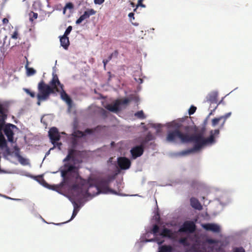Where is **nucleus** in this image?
Listing matches in <instances>:
<instances>
[{
	"label": "nucleus",
	"instance_id": "f257e3e1",
	"mask_svg": "<svg viewBox=\"0 0 252 252\" xmlns=\"http://www.w3.org/2000/svg\"><path fill=\"white\" fill-rule=\"evenodd\" d=\"M61 176L63 181L60 186H67L73 192L76 193V197L78 198L89 195V189L93 187L97 190L96 194L108 193L111 191L109 188V184L114 179L113 177L109 176L94 185L93 183L94 182L93 180L83 179L79 174L78 168L69 163L64 164L63 169L61 170Z\"/></svg>",
	"mask_w": 252,
	"mask_h": 252
},
{
	"label": "nucleus",
	"instance_id": "f03ea898",
	"mask_svg": "<svg viewBox=\"0 0 252 252\" xmlns=\"http://www.w3.org/2000/svg\"><path fill=\"white\" fill-rule=\"evenodd\" d=\"M205 128H202L198 133L190 134V132H187L185 143L193 142L194 145L192 149L183 151L181 152V155L184 156L188 155L194 151L200 150L204 145L212 144L215 142V137L212 134V131H211V135L209 137L205 138L204 137Z\"/></svg>",
	"mask_w": 252,
	"mask_h": 252
},
{
	"label": "nucleus",
	"instance_id": "7ed1b4c3",
	"mask_svg": "<svg viewBox=\"0 0 252 252\" xmlns=\"http://www.w3.org/2000/svg\"><path fill=\"white\" fill-rule=\"evenodd\" d=\"M10 103L8 101L0 100V134H3L4 132L8 141L13 142L14 141L13 129L17 126L10 123H6V120L9 113Z\"/></svg>",
	"mask_w": 252,
	"mask_h": 252
},
{
	"label": "nucleus",
	"instance_id": "20e7f679",
	"mask_svg": "<svg viewBox=\"0 0 252 252\" xmlns=\"http://www.w3.org/2000/svg\"><path fill=\"white\" fill-rule=\"evenodd\" d=\"M63 85L60 82L57 75L53 73L49 85L46 84L43 80L39 82L37 86L38 93L36 97H39L40 99H48L51 94H54L55 92L59 93L60 88L63 89Z\"/></svg>",
	"mask_w": 252,
	"mask_h": 252
},
{
	"label": "nucleus",
	"instance_id": "39448f33",
	"mask_svg": "<svg viewBox=\"0 0 252 252\" xmlns=\"http://www.w3.org/2000/svg\"><path fill=\"white\" fill-rule=\"evenodd\" d=\"M141 72L137 70L134 72L133 75V80L132 83H128L127 89L134 93L127 96V106L132 104L136 108H138L139 105V98L136 94V92L141 90L140 85L143 83V79L141 77Z\"/></svg>",
	"mask_w": 252,
	"mask_h": 252
},
{
	"label": "nucleus",
	"instance_id": "423d86ee",
	"mask_svg": "<svg viewBox=\"0 0 252 252\" xmlns=\"http://www.w3.org/2000/svg\"><path fill=\"white\" fill-rule=\"evenodd\" d=\"M179 129L169 131L166 136V140L170 142H174L177 138H179L182 143H185L187 132H191L192 130L191 126L189 125H181L178 126Z\"/></svg>",
	"mask_w": 252,
	"mask_h": 252
},
{
	"label": "nucleus",
	"instance_id": "0eeeda50",
	"mask_svg": "<svg viewBox=\"0 0 252 252\" xmlns=\"http://www.w3.org/2000/svg\"><path fill=\"white\" fill-rule=\"evenodd\" d=\"M189 239L193 244L191 246V250L194 252H205L206 249L204 247L205 242L201 239V236L198 234L188 235Z\"/></svg>",
	"mask_w": 252,
	"mask_h": 252
},
{
	"label": "nucleus",
	"instance_id": "6e6552de",
	"mask_svg": "<svg viewBox=\"0 0 252 252\" xmlns=\"http://www.w3.org/2000/svg\"><path fill=\"white\" fill-rule=\"evenodd\" d=\"M155 135L151 132H149L145 136L138 137L136 139V141L145 150L149 148L150 146L155 145Z\"/></svg>",
	"mask_w": 252,
	"mask_h": 252
},
{
	"label": "nucleus",
	"instance_id": "1a4fd4ad",
	"mask_svg": "<svg viewBox=\"0 0 252 252\" xmlns=\"http://www.w3.org/2000/svg\"><path fill=\"white\" fill-rule=\"evenodd\" d=\"M125 104H126V98L115 100L111 104H107L104 107L107 110L117 112L120 111L122 106Z\"/></svg>",
	"mask_w": 252,
	"mask_h": 252
},
{
	"label": "nucleus",
	"instance_id": "9d476101",
	"mask_svg": "<svg viewBox=\"0 0 252 252\" xmlns=\"http://www.w3.org/2000/svg\"><path fill=\"white\" fill-rule=\"evenodd\" d=\"M196 229V225L192 221H185L178 230L179 232L193 233Z\"/></svg>",
	"mask_w": 252,
	"mask_h": 252
},
{
	"label": "nucleus",
	"instance_id": "9b49d317",
	"mask_svg": "<svg viewBox=\"0 0 252 252\" xmlns=\"http://www.w3.org/2000/svg\"><path fill=\"white\" fill-rule=\"evenodd\" d=\"M48 135L51 143L53 145H55V143L57 141H59L61 138L59 130L56 127H52L50 128L48 131Z\"/></svg>",
	"mask_w": 252,
	"mask_h": 252
},
{
	"label": "nucleus",
	"instance_id": "f8f14e48",
	"mask_svg": "<svg viewBox=\"0 0 252 252\" xmlns=\"http://www.w3.org/2000/svg\"><path fill=\"white\" fill-rule=\"evenodd\" d=\"M144 152V150L139 145L134 146L130 151L131 158L135 159L141 157Z\"/></svg>",
	"mask_w": 252,
	"mask_h": 252
},
{
	"label": "nucleus",
	"instance_id": "ddd939ff",
	"mask_svg": "<svg viewBox=\"0 0 252 252\" xmlns=\"http://www.w3.org/2000/svg\"><path fill=\"white\" fill-rule=\"evenodd\" d=\"M202 227L207 231H211L215 233H219L220 228L219 225L215 223H205L202 224Z\"/></svg>",
	"mask_w": 252,
	"mask_h": 252
},
{
	"label": "nucleus",
	"instance_id": "4468645a",
	"mask_svg": "<svg viewBox=\"0 0 252 252\" xmlns=\"http://www.w3.org/2000/svg\"><path fill=\"white\" fill-rule=\"evenodd\" d=\"M96 11L93 9H90L84 12V14L82 15L76 21V24H80L83 20L89 18L91 15H94Z\"/></svg>",
	"mask_w": 252,
	"mask_h": 252
},
{
	"label": "nucleus",
	"instance_id": "2eb2a0df",
	"mask_svg": "<svg viewBox=\"0 0 252 252\" xmlns=\"http://www.w3.org/2000/svg\"><path fill=\"white\" fill-rule=\"evenodd\" d=\"M95 130V129L87 128L86 129H85L84 132L76 130L73 132L72 135L73 137L76 138H81L84 137L86 134H92L94 131Z\"/></svg>",
	"mask_w": 252,
	"mask_h": 252
},
{
	"label": "nucleus",
	"instance_id": "dca6fc26",
	"mask_svg": "<svg viewBox=\"0 0 252 252\" xmlns=\"http://www.w3.org/2000/svg\"><path fill=\"white\" fill-rule=\"evenodd\" d=\"M159 235L163 237L173 239L175 236V234L171 230L167 228H164L159 233Z\"/></svg>",
	"mask_w": 252,
	"mask_h": 252
},
{
	"label": "nucleus",
	"instance_id": "f3484780",
	"mask_svg": "<svg viewBox=\"0 0 252 252\" xmlns=\"http://www.w3.org/2000/svg\"><path fill=\"white\" fill-rule=\"evenodd\" d=\"M190 203L191 207L196 210H201L202 206L198 200L195 197H191L190 199Z\"/></svg>",
	"mask_w": 252,
	"mask_h": 252
},
{
	"label": "nucleus",
	"instance_id": "a211bd4d",
	"mask_svg": "<svg viewBox=\"0 0 252 252\" xmlns=\"http://www.w3.org/2000/svg\"><path fill=\"white\" fill-rule=\"evenodd\" d=\"M60 89V93H61V98L63 100L65 101L67 104L69 105H70L72 103V100L69 96V95L65 93V92L63 90V89H62L61 88Z\"/></svg>",
	"mask_w": 252,
	"mask_h": 252
},
{
	"label": "nucleus",
	"instance_id": "6ab92c4d",
	"mask_svg": "<svg viewBox=\"0 0 252 252\" xmlns=\"http://www.w3.org/2000/svg\"><path fill=\"white\" fill-rule=\"evenodd\" d=\"M60 42L61 46L65 50L68 49L69 45V38L67 36L63 35L60 37Z\"/></svg>",
	"mask_w": 252,
	"mask_h": 252
},
{
	"label": "nucleus",
	"instance_id": "aec40b11",
	"mask_svg": "<svg viewBox=\"0 0 252 252\" xmlns=\"http://www.w3.org/2000/svg\"><path fill=\"white\" fill-rule=\"evenodd\" d=\"M118 165L121 169H126V157H120L118 158Z\"/></svg>",
	"mask_w": 252,
	"mask_h": 252
},
{
	"label": "nucleus",
	"instance_id": "412c9836",
	"mask_svg": "<svg viewBox=\"0 0 252 252\" xmlns=\"http://www.w3.org/2000/svg\"><path fill=\"white\" fill-rule=\"evenodd\" d=\"M218 94L216 93H212L208 95L207 101L211 103H217Z\"/></svg>",
	"mask_w": 252,
	"mask_h": 252
},
{
	"label": "nucleus",
	"instance_id": "4be33fe9",
	"mask_svg": "<svg viewBox=\"0 0 252 252\" xmlns=\"http://www.w3.org/2000/svg\"><path fill=\"white\" fill-rule=\"evenodd\" d=\"M76 151L74 149H69L68 151V153L66 158L64 159V161H68L70 160H72V161L74 160L75 157L74 155Z\"/></svg>",
	"mask_w": 252,
	"mask_h": 252
},
{
	"label": "nucleus",
	"instance_id": "5701e85b",
	"mask_svg": "<svg viewBox=\"0 0 252 252\" xmlns=\"http://www.w3.org/2000/svg\"><path fill=\"white\" fill-rule=\"evenodd\" d=\"M173 248L170 245H163L159 248L158 252H172Z\"/></svg>",
	"mask_w": 252,
	"mask_h": 252
},
{
	"label": "nucleus",
	"instance_id": "b1692460",
	"mask_svg": "<svg viewBox=\"0 0 252 252\" xmlns=\"http://www.w3.org/2000/svg\"><path fill=\"white\" fill-rule=\"evenodd\" d=\"M70 201H71L72 204L73 205L74 210L73 211L71 219L68 221H70V220H72L77 215V211L76 210L77 208L79 207L78 204L74 200L70 199Z\"/></svg>",
	"mask_w": 252,
	"mask_h": 252
},
{
	"label": "nucleus",
	"instance_id": "393cba45",
	"mask_svg": "<svg viewBox=\"0 0 252 252\" xmlns=\"http://www.w3.org/2000/svg\"><path fill=\"white\" fill-rule=\"evenodd\" d=\"M189 239L188 235L186 237H183L180 238L178 242L180 244H182L184 247H189L190 243L188 241Z\"/></svg>",
	"mask_w": 252,
	"mask_h": 252
},
{
	"label": "nucleus",
	"instance_id": "a878e982",
	"mask_svg": "<svg viewBox=\"0 0 252 252\" xmlns=\"http://www.w3.org/2000/svg\"><path fill=\"white\" fill-rule=\"evenodd\" d=\"M7 142L3 134H0V148L7 147Z\"/></svg>",
	"mask_w": 252,
	"mask_h": 252
},
{
	"label": "nucleus",
	"instance_id": "bb28decb",
	"mask_svg": "<svg viewBox=\"0 0 252 252\" xmlns=\"http://www.w3.org/2000/svg\"><path fill=\"white\" fill-rule=\"evenodd\" d=\"M29 62L27 61V64L25 65V67L27 69V75L28 76H32L34 75L36 73V70L32 68L28 67Z\"/></svg>",
	"mask_w": 252,
	"mask_h": 252
},
{
	"label": "nucleus",
	"instance_id": "cd10ccee",
	"mask_svg": "<svg viewBox=\"0 0 252 252\" xmlns=\"http://www.w3.org/2000/svg\"><path fill=\"white\" fill-rule=\"evenodd\" d=\"M134 116L139 119H144L146 118L143 110H140L135 113Z\"/></svg>",
	"mask_w": 252,
	"mask_h": 252
},
{
	"label": "nucleus",
	"instance_id": "c85d7f7f",
	"mask_svg": "<svg viewBox=\"0 0 252 252\" xmlns=\"http://www.w3.org/2000/svg\"><path fill=\"white\" fill-rule=\"evenodd\" d=\"M231 115V112H228L227 113H226L223 116H221V117H222V122L221 125V127H223V125L227 118H228Z\"/></svg>",
	"mask_w": 252,
	"mask_h": 252
},
{
	"label": "nucleus",
	"instance_id": "c756f323",
	"mask_svg": "<svg viewBox=\"0 0 252 252\" xmlns=\"http://www.w3.org/2000/svg\"><path fill=\"white\" fill-rule=\"evenodd\" d=\"M222 117H220L218 118H215L212 120V124L213 126H217L220 121H222Z\"/></svg>",
	"mask_w": 252,
	"mask_h": 252
},
{
	"label": "nucleus",
	"instance_id": "7c9ffc66",
	"mask_svg": "<svg viewBox=\"0 0 252 252\" xmlns=\"http://www.w3.org/2000/svg\"><path fill=\"white\" fill-rule=\"evenodd\" d=\"M205 242V244L206 243L208 244H217L219 243V241L215 240V239H206L205 241H204Z\"/></svg>",
	"mask_w": 252,
	"mask_h": 252
},
{
	"label": "nucleus",
	"instance_id": "2f4dec72",
	"mask_svg": "<svg viewBox=\"0 0 252 252\" xmlns=\"http://www.w3.org/2000/svg\"><path fill=\"white\" fill-rule=\"evenodd\" d=\"M30 21H33L34 20L37 19V18L38 17V14L37 13L32 12L30 14Z\"/></svg>",
	"mask_w": 252,
	"mask_h": 252
},
{
	"label": "nucleus",
	"instance_id": "473e14b6",
	"mask_svg": "<svg viewBox=\"0 0 252 252\" xmlns=\"http://www.w3.org/2000/svg\"><path fill=\"white\" fill-rule=\"evenodd\" d=\"M24 91L29 95L31 96V97L34 98L35 96V94L34 92L31 91L28 89H24Z\"/></svg>",
	"mask_w": 252,
	"mask_h": 252
},
{
	"label": "nucleus",
	"instance_id": "72a5a7b5",
	"mask_svg": "<svg viewBox=\"0 0 252 252\" xmlns=\"http://www.w3.org/2000/svg\"><path fill=\"white\" fill-rule=\"evenodd\" d=\"M73 8V4L71 2H68L66 4L64 8H63V13H65L66 9H72Z\"/></svg>",
	"mask_w": 252,
	"mask_h": 252
},
{
	"label": "nucleus",
	"instance_id": "f704fd0d",
	"mask_svg": "<svg viewBox=\"0 0 252 252\" xmlns=\"http://www.w3.org/2000/svg\"><path fill=\"white\" fill-rule=\"evenodd\" d=\"M159 231V227L158 225L155 224L152 229L153 233L154 235H157Z\"/></svg>",
	"mask_w": 252,
	"mask_h": 252
},
{
	"label": "nucleus",
	"instance_id": "c9c22d12",
	"mask_svg": "<svg viewBox=\"0 0 252 252\" xmlns=\"http://www.w3.org/2000/svg\"><path fill=\"white\" fill-rule=\"evenodd\" d=\"M113 58L112 55L111 54L108 57L107 59L103 60V63L104 64V68L105 69L106 64L112 59Z\"/></svg>",
	"mask_w": 252,
	"mask_h": 252
},
{
	"label": "nucleus",
	"instance_id": "e433bc0d",
	"mask_svg": "<svg viewBox=\"0 0 252 252\" xmlns=\"http://www.w3.org/2000/svg\"><path fill=\"white\" fill-rule=\"evenodd\" d=\"M196 110V107L194 106H191L189 110V115L193 114Z\"/></svg>",
	"mask_w": 252,
	"mask_h": 252
},
{
	"label": "nucleus",
	"instance_id": "4c0bfd02",
	"mask_svg": "<svg viewBox=\"0 0 252 252\" xmlns=\"http://www.w3.org/2000/svg\"><path fill=\"white\" fill-rule=\"evenodd\" d=\"M72 29V26H68L67 28V29H66L63 35H64L65 36H67L71 32Z\"/></svg>",
	"mask_w": 252,
	"mask_h": 252
},
{
	"label": "nucleus",
	"instance_id": "58836bf2",
	"mask_svg": "<svg viewBox=\"0 0 252 252\" xmlns=\"http://www.w3.org/2000/svg\"><path fill=\"white\" fill-rule=\"evenodd\" d=\"M234 252H245L243 248H236L234 250Z\"/></svg>",
	"mask_w": 252,
	"mask_h": 252
},
{
	"label": "nucleus",
	"instance_id": "ea45409f",
	"mask_svg": "<svg viewBox=\"0 0 252 252\" xmlns=\"http://www.w3.org/2000/svg\"><path fill=\"white\" fill-rule=\"evenodd\" d=\"M11 38L13 39H17L18 38V31H15L11 35Z\"/></svg>",
	"mask_w": 252,
	"mask_h": 252
},
{
	"label": "nucleus",
	"instance_id": "a19ab883",
	"mask_svg": "<svg viewBox=\"0 0 252 252\" xmlns=\"http://www.w3.org/2000/svg\"><path fill=\"white\" fill-rule=\"evenodd\" d=\"M18 160L22 164H26L25 162L26 161V159L25 158H24L22 156V158H18Z\"/></svg>",
	"mask_w": 252,
	"mask_h": 252
},
{
	"label": "nucleus",
	"instance_id": "79ce46f5",
	"mask_svg": "<svg viewBox=\"0 0 252 252\" xmlns=\"http://www.w3.org/2000/svg\"><path fill=\"white\" fill-rule=\"evenodd\" d=\"M15 156L18 159L19 158H22V156L20 155L18 149H17V151L15 152Z\"/></svg>",
	"mask_w": 252,
	"mask_h": 252
},
{
	"label": "nucleus",
	"instance_id": "37998d69",
	"mask_svg": "<svg viewBox=\"0 0 252 252\" xmlns=\"http://www.w3.org/2000/svg\"><path fill=\"white\" fill-rule=\"evenodd\" d=\"M104 0H94V2L95 4H101L103 3Z\"/></svg>",
	"mask_w": 252,
	"mask_h": 252
},
{
	"label": "nucleus",
	"instance_id": "c03bdc74",
	"mask_svg": "<svg viewBox=\"0 0 252 252\" xmlns=\"http://www.w3.org/2000/svg\"><path fill=\"white\" fill-rule=\"evenodd\" d=\"M37 104L38 106H40L41 105V102L43 101H46L47 99H40L39 97H37Z\"/></svg>",
	"mask_w": 252,
	"mask_h": 252
},
{
	"label": "nucleus",
	"instance_id": "a18cd8bd",
	"mask_svg": "<svg viewBox=\"0 0 252 252\" xmlns=\"http://www.w3.org/2000/svg\"><path fill=\"white\" fill-rule=\"evenodd\" d=\"M212 132V134L213 135V136H214V135H217V134H219V132H220V130L219 129H215L214 131H213Z\"/></svg>",
	"mask_w": 252,
	"mask_h": 252
},
{
	"label": "nucleus",
	"instance_id": "49530a36",
	"mask_svg": "<svg viewBox=\"0 0 252 252\" xmlns=\"http://www.w3.org/2000/svg\"><path fill=\"white\" fill-rule=\"evenodd\" d=\"M118 55V52L117 51H115L113 53L111 54L113 57L117 58Z\"/></svg>",
	"mask_w": 252,
	"mask_h": 252
},
{
	"label": "nucleus",
	"instance_id": "de8ad7c7",
	"mask_svg": "<svg viewBox=\"0 0 252 252\" xmlns=\"http://www.w3.org/2000/svg\"><path fill=\"white\" fill-rule=\"evenodd\" d=\"M131 165L130 160L127 158V169H128Z\"/></svg>",
	"mask_w": 252,
	"mask_h": 252
},
{
	"label": "nucleus",
	"instance_id": "09e8293b",
	"mask_svg": "<svg viewBox=\"0 0 252 252\" xmlns=\"http://www.w3.org/2000/svg\"><path fill=\"white\" fill-rule=\"evenodd\" d=\"M8 19L6 18H4L2 19V22L3 24H7L8 23Z\"/></svg>",
	"mask_w": 252,
	"mask_h": 252
},
{
	"label": "nucleus",
	"instance_id": "8fccbe9b",
	"mask_svg": "<svg viewBox=\"0 0 252 252\" xmlns=\"http://www.w3.org/2000/svg\"><path fill=\"white\" fill-rule=\"evenodd\" d=\"M220 250H222V249H221L220 248H219L218 249V252H220Z\"/></svg>",
	"mask_w": 252,
	"mask_h": 252
},
{
	"label": "nucleus",
	"instance_id": "3c124183",
	"mask_svg": "<svg viewBox=\"0 0 252 252\" xmlns=\"http://www.w3.org/2000/svg\"><path fill=\"white\" fill-rule=\"evenodd\" d=\"M114 144V142H112L111 143V146H113Z\"/></svg>",
	"mask_w": 252,
	"mask_h": 252
},
{
	"label": "nucleus",
	"instance_id": "603ef678",
	"mask_svg": "<svg viewBox=\"0 0 252 252\" xmlns=\"http://www.w3.org/2000/svg\"><path fill=\"white\" fill-rule=\"evenodd\" d=\"M57 144L58 145V146H60L62 144L61 143H57Z\"/></svg>",
	"mask_w": 252,
	"mask_h": 252
},
{
	"label": "nucleus",
	"instance_id": "864d4df0",
	"mask_svg": "<svg viewBox=\"0 0 252 252\" xmlns=\"http://www.w3.org/2000/svg\"><path fill=\"white\" fill-rule=\"evenodd\" d=\"M7 152H8V153H9V149H7Z\"/></svg>",
	"mask_w": 252,
	"mask_h": 252
},
{
	"label": "nucleus",
	"instance_id": "5fc2aeb1",
	"mask_svg": "<svg viewBox=\"0 0 252 252\" xmlns=\"http://www.w3.org/2000/svg\"><path fill=\"white\" fill-rule=\"evenodd\" d=\"M162 243H163V241H161L160 242V243H159V244H161Z\"/></svg>",
	"mask_w": 252,
	"mask_h": 252
}]
</instances>
